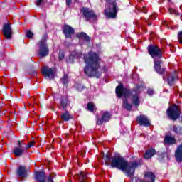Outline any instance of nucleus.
Masks as SVG:
<instances>
[{
	"label": "nucleus",
	"instance_id": "43",
	"mask_svg": "<svg viewBox=\"0 0 182 182\" xmlns=\"http://www.w3.org/2000/svg\"><path fill=\"white\" fill-rule=\"evenodd\" d=\"M79 90H82V89H79Z\"/></svg>",
	"mask_w": 182,
	"mask_h": 182
},
{
	"label": "nucleus",
	"instance_id": "13",
	"mask_svg": "<svg viewBox=\"0 0 182 182\" xmlns=\"http://www.w3.org/2000/svg\"><path fill=\"white\" fill-rule=\"evenodd\" d=\"M110 117H112V115H110V113L107 112H102V116L101 119H97V124L100 125L103 124V123H105L106 122H109L110 120Z\"/></svg>",
	"mask_w": 182,
	"mask_h": 182
},
{
	"label": "nucleus",
	"instance_id": "34",
	"mask_svg": "<svg viewBox=\"0 0 182 182\" xmlns=\"http://www.w3.org/2000/svg\"><path fill=\"white\" fill-rule=\"evenodd\" d=\"M168 11H169V13L171 14L172 15L174 14H177V11H176L173 9H169Z\"/></svg>",
	"mask_w": 182,
	"mask_h": 182
},
{
	"label": "nucleus",
	"instance_id": "28",
	"mask_svg": "<svg viewBox=\"0 0 182 182\" xmlns=\"http://www.w3.org/2000/svg\"><path fill=\"white\" fill-rule=\"evenodd\" d=\"M70 56H72L73 58H76L79 59V58H80V56H82V53H77V51H73L71 53Z\"/></svg>",
	"mask_w": 182,
	"mask_h": 182
},
{
	"label": "nucleus",
	"instance_id": "41",
	"mask_svg": "<svg viewBox=\"0 0 182 182\" xmlns=\"http://www.w3.org/2000/svg\"><path fill=\"white\" fill-rule=\"evenodd\" d=\"M166 77L164 75V76H163V80H166Z\"/></svg>",
	"mask_w": 182,
	"mask_h": 182
},
{
	"label": "nucleus",
	"instance_id": "39",
	"mask_svg": "<svg viewBox=\"0 0 182 182\" xmlns=\"http://www.w3.org/2000/svg\"><path fill=\"white\" fill-rule=\"evenodd\" d=\"M106 159H107V161H109L110 160V154H107L106 156Z\"/></svg>",
	"mask_w": 182,
	"mask_h": 182
},
{
	"label": "nucleus",
	"instance_id": "6",
	"mask_svg": "<svg viewBox=\"0 0 182 182\" xmlns=\"http://www.w3.org/2000/svg\"><path fill=\"white\" fill-rule=\"evenodd\" d=\"M80 14H82L85 21L87 22H90V23H92V22H96V21H97V15L92 9L83 7L81 9Z\"/></svg>",
	"mask_w": 182,
	"mask_h": 182
},
{
	"label": "nucleus",
	"instance_id": "23",
	"mask_svg": "<svg viewBox=\"0 0 182 182\" xmlns=\"http://www.w3.org/2000/svg\"><path fill=\"white\" fill-rule=\"evenodd\" d=\"M68 106H69V100H68V98H62L60 100V107L65 109H66V107H68Z\"/></svg>",
	"mask_w": 182,
	"mask_h": 182
},
{
	"label": "nucleus",
	"instance_id": "42",
	"mask_svg": "<svg viewBox=\"0 0 182 182\" xmlns=\"http://www.w3.org/2000/svg\"><path fill=\"white\" fill-rule=\"evenodd\" d=\"M164 25H166V22H165V23H164Z\"/></svg>",
	"mask_w": 182,
	"mask_h": 182
},
{
	"label": "nucleus",
	"instance_id": "40",
	"mask_svg": "<svg viewBox=\"0 0 182 182\" xmlns=\"http://www.w3.org/2000/svg\"><path fill=\"white\" fill-rule=\"evenodd\" d=\"M151 19H156V16L154 15L150 16Z\"/></svg>",
	"mask_w": 182,
	"mask_h": 182
},
{
	"label": "nucleus",
	"instance_id": "33",
	"mask_svg": "<svg viewBox=\"0 0 182 182\" xmlns=\"http://www.w3.org/2000/svg\"><path fill=\"white\" fill-rule=\"evenodd\" d=\"M147 93L149 96H153V95H154V90H153V89H149Z\"/></svg>",
	"mask_w": 182,
	"mask_h": 182
},
{
	"label": "nucleus",
	"instance_id": "36",
	"mask_svg": "<svg viewBox=\"0 0 182 182\" xmlns=\"http://www.w3.org/2000/svg\"><path fill=\"white\" fill-rule=\"evenodd\" d=\"M64 58H65V55H63V53H60L59 54L60 60H62V59H63Z\"/></svg>",
	"mask_w": 182,
	"mask_h": 182
},
{
	"label": "nucleus",
	"instance_id": "25",
	"mask_svg": "<svg viewBox=\"0 0 182 182\" xmlns=\"http://www.w3.org/2000/svg\"><path fill=\"white\" fill-rule=\"evenodd\" d=\"M77 36H78L79 38L80 39H84V41H86V42H89L90 41V38L88 37L87 34H86L85 33H80L77 35Z\"/></svg>",
	"mask_w": 182,
	"mask_h": 182
},
{
	"label": "nucleus",
	"instance_id": "21",
	"mask_svg": "<svg viewBox=\"0 0 182 182\" xmlns=\"http://www.w3.org/2000/svg\"><path fill=\"white\" fill-rule=\"evenodd\" d=\"M61 119L65 122H69V120H72L73 117H72V114L69 113V112H65L61 114Z\"/></svg>",
	"mask_w": 182,
	"mask_h": 182
},
{
	"label": "nucleus",
	"instance_id": "15",
	"mask_svg": "<svg viewBox=\"0 0 182 182\" xmlns=\"http://www.w3.org/2000/svg\"><path fill=\"white\" fill-rule=\"evenodd\" d=\"M28 172L29 171L28 170V168L23 166H20L17 168V176L18 177H21L22 178L26 177Z\"/></svg>",
	"mask_w": 182,
	"mask_h": 182
},
{
	"label": "nucleus",
	"instance_id": "16",
	"mask_svg": "<svg viewBox=\"0 0 182 182\" xmlns=\"http://www.w3.org/2000/svg\"><path fill=\"white\" fill-rule=\"evenodd\" d=\"M35 179L38 182L46 181V175L45 174V172L44 171L36 172Z\"/></svg>",
	"mask_w": 182,
	"mask_h": 182
},
{
	"label": "nucleus",
	"instance_id": "29",
	"mask_svg": "<svg viewBox=\"0 0 182 182\" xmlns=\"http://www.w3.org/2000/svg\"><path fill=\"white\" fill-rule=\"evenodd\" d=\"M26 38H28L29 39H32V38L33 37V33H32V31H31V30H28L26 32Z\"/></svg>",
	"mask_w": 182,
	"mask_h": 182
},
{
	"label": "nucleus",
	"instance_id": "22",
	"mask_svg": "<svg viewBox=\"0 0 182 182\" xmlns=\"http://www.w3.org/2000/svg\"><path fill=\"white\" fill-rule=\"evenodd\" d=\"M176 134H178V136H182V127H180L178 125H173L172 127V129H171Z\"/></svg>",
	"mask_w": 182,
	"mask_h": 182
},
{
	"label": "nucleus",
	"instance_id": "35",
	"mask_svg": "<svg viewBox=\"0 0 182 182\" xmlns=\"http://www.w3.org/2000/svg\"><path fill=\"white\" fill-rule=\"evenodd\" d=\"M141 12H143L144 14H147V10L146 9V6H143L142 9H141Z\"/></svg>",
	"mask_w": 182,
	"mask_h": 182
},
{
	"label": "nucleus",
	"instance_id": "38",
	"mask_svg": "<svg viewBox=\"0 0 182 182\" xmlns=\"http://www.w3.org/2000/svg\"><path fill=\"white\" fill-rule=\"evenodd\" d=\"M70 4H72V0H66V5H68V6H69Z\"/></svg>",
	"mask_w": 182,
	"mask_h": 182
},
{
	"label": "nucleus",
	"instance_id": "2",
	"mask_svg": "<svg viewBox=\"0 0 182 182\" xmlns=\"http://www.w3.org/2000/svg\"><path fill=\"white\" fill-rule=\"evenodd\" d=\"M141 165V159H139L137 161L129 162L119 155L113 156L111 162L112 167L118 168V170H122L123 173H125L127 177H130L132 182H141L140 178L133 177L136 168Z\"/></svg>",
	"mask_w": 182,
	"mask_h": 182
},
{
	"label": "nucleus",
	"instance_id": "8",
	"mask_svg": "<svg viewBox=\"0 0 182 182\" xmlns=\"http://www.w3.org/2000/svg\"><path fill=\"white\" fill-rule=\"evenodd\" d=\"M167 115L171 120H177V119L180 117V109H178V106L175 105L169 107L167 110Z\"/></svg>",
	"mask_w": 182,
	"mask_h": 182
},
{
	"label": "nucleus",
	"instance_id": "5",
	"mask_svg": "<svg viewBox=\"0 0 182 182\" xmlns=\"http://www.w3.org/2000/svg\"><path fill=\"white\" fill-rule=\"evenodd\" d=\"M107 4L104 11L107 18H114L117 16V3L114 0H105Z\"/></svg>",
	"mask_w": 182,
	"mask_h": 182
},
{
	"label": "nucleus",
	"instance_id": "24",
	"mask_svg": "<svg viewBox=\"0 0 182 182\" xmlns=\"http://www.w3.org/2000/svg\"><path fill=\"white\" fill-rule=\"evenodd\" d=\"M78 180L80 182H86L87 180V173L85 172H80L78 175Z\"/></svg>",
	"mask_w": 182,
	"mask_h": 182
},
{
	"label": "nucleus",
	"instance_id": "14",
	"mask_svg": "<svg viewBox=\"0 0 182 182\" xmlns=\"http://www.w3.org/2000/svg\"><path fill=\"white\" fill-rule=\"evenodd\" d=\"M63 32L65 38H72V35L75 33V29L70 26L65 25L63 27Z\"/></svg>",
	"mask_w": 182,
	"mask_h": 182
},
{
	"label": "nucleus",
	"instance_id": "37",
	"mask_svg": "<svg viewBox=\"0 0 182 182\" xmlns=\"http://www.w3.org/2000/svg\"><path fill=\"white\" fill-rule=\"evenodd\" d=\"M48 182H54L53 181V178L52 176H48Z\"/></svg>",
	"mask_w": 182,
	"mask_h": 182
},
{
	"label": "nucleus",
	"instance_id": "26",
	"mask_svg": "<svg viewBox=\"0 0 182 182\" xmlns=\"http://www.w3.org/2000/svg\"><path fill=\"white\" fill-rule=\"evenodd\" d=\"M87 109L89 110V112H94V110L96 109L95 104L92 102H89L87 105Z\"/></svg>",
	"mask_w": 182,
	"mask_h": 182
},
{
	"label": "nucleus",
	"instance_id": "32",
	"mask_svg": "<svg viewBox=\"0 0 182 182\" xmlns=\"http://www.w3.org/2000/svg\"><path fill=\"white\" fill-rule=\"evenodd\" d=\"M46 0H36V5L37 6H39V5H41V4H43Z\"/></svg>",
	"mask_w": 182,
	"mask_h": 182
},
{
	"label": "nucleus",
	"instance_id": "19",
	"mask_svg": "<svg viewBox=\"0 0 182 182\" xmlns=\"http://www.w3.org/2000/svg\"><path fill=\"white\" fill-rule=\"evenodd\" d=\"M176 79H177V73L176 72L169 73L168 75V77H167L168 85H170V86H171V85H173V82H174V80H176Z\"/></svg>",
	"mask_w": 182,
	"mask_h": 182
},
{
	"label": "nucleus",
	"instance_id": "31",
	"mask_svg": "<svg viewBox=\"0 0 182 182\" xmlns=\"http://www.w3.org/2000/svg\"><path fill=\"white\" fill-rule=\"evenodd\" d=\"M178 39L179 43L182 45V31L178 33Z\"/></svg>",
	"mask_w": 182,
	"mask_h": 182
},
{
	"label": "nucleus",
	"instance_id": "9",
	"mask_svg": "<svg viewBox=\"0 0 182 182\" xmlns=\"http://www.w3.org/2000/svg\"><path fill=\"white\" fill-rule=\"evenodd\" d=\"M42 73L46 77H48L50 80L54 79L56 75V70L49 67H44L42 68Z\"/></svg>",
	"mask_w": 182,
	"mask_h": 182
},
{
	"label": "nucleus",
	"instance_id": "20",
	"mask_svg": "<svg viewBox=\"0 0 182 182\" xmlns=\"http://www.w3.org/2000/svg\"><path fill=\"white\" fill-rule=\"evenodd\" d=\"M164 141V144H176V138H174V136H166Z\"/></svg>",
	"mask_w": 182,
	"mask_h": 182
},
{
	"label": "nucleus",
	"instance_id": "27",
	"mask_svg": "<svg viewBox=\"0 0 182 182\" xmlns=\"http://www.w3.org/2000/svg\"><path fill=\"white\" fill-rule=\"evenodd\" d=\"M61 82L63 85H67L68 82H69V75L67 74L64 75L61 78Z\"/></svg>",
	"mask_w": 182,
	"mask_h": 182
},
{
	"label": "nucleus",
	"instance_id": "1",
	"mask_svg": "<svg viewBox=\"0 0 182 182\" xmlns=\"http://www.w3.org/2000/svg\"><path fill=\"white\" fill-rule=\"evenodd\" d=\"M142 87L140 86H136L132 90L128 88H124L123 84H119L115 90L116 95L117 97H122L123 105L122 107L126 110L130 111L133 107L127 101L129 97H131V102L134 106H140V100L139 95L142 90Z\"/></svg>",
	"mask_w": 182,
	"mask_h": 182
},
{
	"label": "nucleus",
	"instance_id": "10",
	"mask_svg": "<svg viewBox=\"0 0 182 182\" xmlns=\"http://www.w3.org/2000/svg\"><path fill=\"white\" fill-rule=\"evenodd\" d=\"M136 122L139 126H144V127H150L151 123L150 119L146 115H139L136 117Z\"/></svg>",
	"mask_w": 182,
	"mask_h": 182
},
{
	"label": "nucleus",
	"instance_id": "30",
	"mask_svg": "<svg viewBox=\"0 0 182 182\" xmlns=\"http://www.w3.org/2000/svg\"><path fill=\"white\" fill-rule=\"evenodd\" d=\"M33 146H35V141H30L28 145L25 144V149L26 150H28V149H31V147H33Z\"/></svg>",
	"mask_w": 182,
	"mask_h": 182
},
{
	"label": "nucleus",
	"instance_id": "18",
	"mask_svg": "<svg viewBox=\"0 0 182 182\" xmlns=\"http://www.w3.org/2000/svg\"><path fill=\"white\" fill-rule=\"evenodd\" d=\"M155 154H156V150L151 148L144 153V159L149 160V159H151V157H153V156H154Z\"/></svg>",
	"mask_w": 182,
	"mask_h": 182
},
{
	"label": "nucleus",
	"instance_id": "3",
	"mask_svg": "<svg viewBox=\"0 0 182 182\" xmlns=\"http://www.w3.org/2000/svg\"><path fill=\"white\" fill-rule=\"evenodd\" d=\"M86 63L84 72L89 77H100L102 73L99 71L100 65H99V55L93 52H90L84 57Z\"/></svg>",
	"mask_w": 182,
	"mask_h": 182
},
{
	"label": "nucleus",
	"instance_id": "11",
	"mask_svg": "<svg viewBox=\"0 0 182 182\" xmlns=\"http://www.w3.org/2000/svg\"><path fill=\"white\" fill-rule=\"evenodd\" d=\"M25 150H26L25 148V144H23L22 141H19L18 146L14 149L13 153L16 157H21V156H23V154L25 153Z\"/></svg>",
	"mask_w": 182,
	"mask_h": 182
},
{
	"label": "nucleus",
	"instance_id": "17",
	"mask_svg": "<svg viewBox=\"0 0 182 182\" xmlns=\"http://www.w3.org/2000/svg\"><path fill=\"white\" fill-rule=\"evenodd\" d=\"M144 182H154L156 175L153 172H146L144 174Z\"/></svg>",
	"mask_w": 182,
	"mask_h": 182
},
{
	"label": "nucleus",
	"instance_id": "12",
	"mask_svg": "<svg viewBox=\"0 0 182 182\" xmlns=\"http://www.w3.org/2000/svg\"><path fill=\"white\" fill-rule=\"evenodd\" d=\"M2 32L6 39H11L12 38V28L11 27V23H4L3 26Z\"/></svg>",
	"mask_w": 182,
	"mask_h": 182
},
{
	"label": "nucleus",
	"instance_id": "4",
	"mask_svg": "<svg viewBox=\"0 0 182 182\" xmlns=\"http://www.w3.org/2000/svg\"><path fill=\"white\" fill-rule=\"evenodd\" d=\"M148 53L150 56L153 58L154 60V68L156 72L159 73V75H164L166 72V68H161V58L163 56V53L159 46L151 45L148 46Z\"/></svg>",
	"mask_w": 182,
	"mask_h": 182
},
{
	"label": "nucleus",
	"instance_id": "7",
	"mask_svg": "<svg viewBox=\"0 0 182 182\" xmlns=\"http://www.w3.org/2000/svg\"><path fill=\"white\" fill-rule=\"evenodd\" d=\"M48 40V36H44L43 38L38 42V53L40 58H45L49 55V47L46 41Z\"/></svg>",
	"mask_w": 182,
	"mask_h": 182
}]
</instances>
